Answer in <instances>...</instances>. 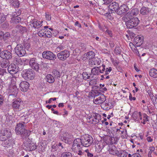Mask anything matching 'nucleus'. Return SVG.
<instances>
[{
  "instance_id": "obj_36",
  "label": "nucleus",
  "mask_w": 157,
  "mask_h": 157,
  "mask_svg": "<svg viewBox=\"0 0 157 157\" xmlns=\"http://www.w3.org/2000/svg\"><path fill=\"white\" fill-rule=\"evenodd\" d=\"M10 34L8 32L4 34L3 39L4 40H6L10 37Z\"/></svg>"
},
{
  "instance_id": "obj_37",
  "label": "nucleus",
  "mask_w": 157,
  "mask_h": 157,
  "mask_svg": "<svg viewBox=\"0 0 157 157\" xmlns=\"http://www.w3.org/2000/svg\"><path fill=\"white\" fill-rule=\"evenodd\" d=\"M105 66L103 64H102V67H99L100 70V73H104V72L105 71Z\"/></svg>"
},
{
  "instance_id": "obj_30",
  "label": "nucleus",
  "mask_w": 157,
  "mask_h": 157,
  "mask_svg": "<svg viewBox=\"0 0 157 157\" xmlns=\"http://www.w3.org/2000/svg\"><path fill=\"white\" fill-rule=\"evenodd\" d=\"M91 74H89L86 72H84L82 73V76L84 79L86 80L87 79H90Z\"/></svg>"
},
{
  "instance_id": "obj_60",
  "label": "nucleus",
  "mask_w": 157,
  "mask_h": 157,
  "mask_svg": "<svg viewBox=\"0 0 157 157\" xmlns=\"http://www.w3.org/2000/svg\"><path fill=\"white\" fill-rule=\"evenodd\" d=\"M138 119H140V120H141L142 119V115H141V112H140L138 113Z\"/></svg>"
},
{
  "instance_id": "obj_59",
  "label": "nucleus",
  "mask_w": 157,
  "mask_h": 157,
  "mask_svg": "<svg viewBox=\"0 0 157 157\" xmlns=\"http://www.w3.org/2000/svg\"><path fill=\"white\" fill-rule=\"evenodd\" d=\"M129 99H130V100H131V101H132V100H136V98L134 97H132V95L131 94H130L129 95Z\"/></svg>"
},
{
  "instance_id": "obj_47",
  "label": "nucleus",
  "mask_w": 157,
  "mask_h": 157,
  "mask_svg": "<svg viewBox=\"0 0 157 157\" xmlns=\"http://www.w3.org/2000/svg\"><path fill=\"white\" fill-rule=\"evenodd\" d=\"M6 73V70L4 69H0V75H3L5 73Z\"/></svg>"
},
{
  "instance_id": "obj_16",
  "label": "nucleus",
  "mask_w": 157,
  "mask_h": 157,
  "mask_svg": "<svg viewBox=\"0 0 157 157\" xmlns=\"http://www.w3.org/2000/svg\"><path fill=\"white\" fill-rule=\"evenodd\" d=\"M8 70L11 74H16L18 71V68L16 67L14 64L13 66L12 65H10L8 67Z\"/></svg>"
},
{
  "instance_id": "obj_46",
  "label": "nucleus",
  "mask_w": 157,
  "mask_h": 157,
  "mask_svg": "<svg viewBox=\"0 0 157 157\" xmlns=\"http://www.w3.org/2000/svg\"><path fill=\"white\" fill-rule=\"evenodd\" d=\"M56 146L57 147L58 149H59L60 150H61L63 148V147L62 145V144L60 143H59L58 145H56Z\"/></svg>"
},
{
  "instance_id": "obj_17",
  "label": "nucleus",
  "mask_w": 157,
  "mask_h": 157,
  "mask_svg": "<svg viewBox=\"0 0 157 157\" xmlns=\"http://www.w3.org/2000/svg\"><path fill=\"white\" fill-rule=\"evenodd\" d=\"M139 11L137 8H135L132 10L128 12L125 15L131 17L136 15L139 13Z\"/></svg>"
},
{
  "instance_id": "obj_51",
  "label": "nucleus",
  "mask_w": 157,
  "mask_h": 157,
  "mask_svg": "<svg viewBox=\"0 0 157 157\" xmlns=\"http://www.w3.org/2000/svg\"><path fill=\"white\" fill-rule=\"evenodd\" d=\"M129 46L132 50H133V49L135 50V48H136V47L132 43H129Z\"/></svg>"
},
{
  "instance_id": "obj_28",
  "label": "nucleus",
  "mask_w": 157,
  "mask_h": 157,
  "mask_svg": "<svg viewBox=\"0 0 157 157\" xmlns=\"http://www.w3.org/2000/svg\"><path fill=\"white\" fill-rule=\"evenodd\" d=\"M92 60L93 61L94 64L95 65H100L101 61L97 57H95Z\"/></svg>"
},
{
  "instance_id": "obj_22",
  "label": "nucleus",
  "mask_w": 157,
  "mask_h": 157,
  "mask_svg": "<svg viewBox=\"0 0 157 157\" xmlns=\"http://www.w3.org/2000/svg\"><path fill=\"white\" fill-rule=\"evenodd\" d=\"M85 56H86L88 59H93L95 57V53L93 51H90L85 54Z\"/></svg>"
},
{
  "instance_id": "obj_26",
  "label": "nucleus",
  "mask_w": 157,
  "mask_h": 157,
  "mask_svg": "<svg viewBox=\"0 0 157 157\" xmlns=\"http://www.w3.org/2000/svg\"><path fill=\"white\" fill-rule=\"evenodd\" d=\"M46 78L47 81L49 83H52L55 81L54 77L50 74L47 75Z\"/></svg>"
},
{
  "instance_id": "obj_2",
  "label": "nucleus",
  "mask_w": 157,
  "mask_h": 157,
  "mask_svg": "<svg viewBox=\"0 0 157 157\" xmlns=\"http://www.w3.org/2000/svg\"><path fill=\"white\" fill-rule=\"evenodd\" d=\"M20 64L22 65L23 64V62H24V65L27 64L29 63V65L32 68L35 69L36 71H38L39 67V64L35 62V59L34 58H32L30 61L29 59H26L20 58Z\"/></svg>"
},
{
  "instance_id": "obj_5",
  "label": "nucleus",
  "mask_w": 157,
  "mask_h": 157,
  "mask_svg": "<svg viewBox=\"0 0 157 157\" xmlns=\"http://www.w3.org/2000/svg\"><path fill=\"white\" fill-rule=\"evenodd\" d=\"M11 136V133L7 129H2L0 133V140L5 141L8 139Z\"/></svg>"
},
{
  "instance_id": "obj_63",
  "label": "nucleus",
  "mask_w": 157,
  "mask_h": 157,
  "mask_svg": "<svg viewBox=\"0 0 157 157\" xmlns=\"http://www.w3.org/2000/svg\"><path fill=\"white\" fill-rule=\"evenodd\" d=\"M100 90L102 91V92H104L105 91L107 90V89L105 87H104L103 88H101L100 89Z\"/></svg>"
},
{
  "instance_id": "obj_29",
  "label": "nucleus",
  "mask_w": 157,
  "mask_h": 157,
  "mask_svg": "<svg viewBox=\"0 0 157 157\" xmlns=\"http://www.w3.org/2000/svg\"><path fill=\"white\" fill-rule=\"evenodd\" d=\"M17 44V46L15 48V52L17 55L18 56H19V55H20V50H19V41L17 40L16 41Z\"/></svg>"
},
{
  "instance_id": "obj_55",
  "label": "nucleus",
  "mask_w": 157,
  "mask_h": 157,
  "mask_svg": "<svg viewBox=\"0 0 157 157\" xmlns=\"http://www.w3.org/2000/svg\"><path fill=\"white\" fill-rule=\"evenodd\" d=\"M45 16H46V19L48 20L49 21L51 20V16L49 14H47L46 13Z\"/></svg>"
},
{
  "instance_id": "obj_12",
  "label": "nucleus",
  "mask_w": 157,
  "mask_h": 157,
  "mask_svg": "<svg viewBox=\"0 0 157 157\" xmlns=\"http://www.w3.org/2000/svg\"><path fill=\"white\" fill-rule=\"evenodd\" d=\"M119 7L118 3L115 2L110 3L109 6V8L112 11V13L116 12L117 13V11Z\"/></svg>"
},
{
  "instance_id": "obj_20",
  "label": "nucleus",
  "mask_w": 157,
  "mask_h": 157,
  "mask_svg": "<svg viewBox=\"0 0 157 157\" xmlns=\"http://www.w3.org/2000/svg\"><path fill=\"white\" fill-rule=\"evenodd\" d=\"M101 119V116L98 113H96L94 116V118L92 119L93 123L96 124L99 123Z\"/></svg>"
},
{
  "instance_id": "obj_50",
  "label": "nucleus",
  "mask_w": 157,
  "mask_h": 157,
  "mask_svg": "<svg viewBox=\"0 0 157 157\" xmlns=\"http://www.w3.org/2000/svg\"><path fill=\"white\" fill-rule=\"evenodd\" d=\"M42 30L40 31L38 33V35L40 37H42L44 36V35L45 34V33H44L43 32V31Z\"/></svg>"
},
{
  "instance_id": "obj_3",
  "label": "nucleus",
  "mask_w": 157,
  "mask_h": 157,
  "mask_svg": "<svg viewBox=\"0 0 157 157\" xmlns=\"http://www.w3.org/2000/svg\"><path fill=\"white\" fill-rule=\"evenodd\" d=\"M79 139L81 145L86 147L89 146L93 141L92 137L88 135H85L82 136Z\"/></svg>"
},
{
  "instance_id": "obj_23",
  "label": "nucleus",
  "mask_w": 157,
  "mask_h": 157,
  "mask_svg": "<svg viewBox=\"0 0 157 157\" xmlns=\"http://www.w3.org/2000/svg\"><path fill=\"white\" fill-rule=\"evenodd\" d=\"M149 9L144 6L141 9L140 12L143 15L147 14L149 13Z\"/></svg>"
},
{
  "instance_id": "obj_27",
  "label": "nucleus",
  "mask_w": 157,
  "mask_h": 157,
  "mask_svg": "<svg viewBox=\"0 0 157 157\" xmlns=\"http://www.w3.org/2000/svg\"><path fill=\"white\" fill-rule=\"evenodd\" d=\"M12 106L14 108L18 109L20 106V102L18 100H15L13 103Z\"/></svg>"
},
{
  "instance_id": "obj_9",
  "label": "nucleus",
  "mask_w": 157,
  "mask_h": 157,
  "mask_svg": "<svg viewBox=\"0 0 157 157\" xmlns=\"http://www.w3.org/2000/svg\"><path fill=\"white\" fill-rule=\"evenodd\" d=\"M81 143L80 142L79 138H77L73 141V144L72 147V149L75 152L77 151L81 148Z\"/></svg>"
},
{
  "instance_id": "obj_48",
  "label": "nucleus",
  "mask_w": 157,
  "mask_h": 157,
  "mask_svg": "<svg viewBox=\"0 0 157 157\" xmlns=\"http://www.w3.org/2000/svg\"><path fill=\"white\" fill-rule=\"evenodd\" d=\"M85 151L87 153V155L88 157H93V155L89 152L88 150H86Z\"/></svg>"
},
{
  "instance_id": "obj_6",
  "label": "nucleus",
  "mask_w": 157,
  "mask_h": 157,
  "mask_svg": "<svg viewBox=\"0 0 157 157\" xmlns=\"http://www.w3.org/2000/svg\"><path fill=\"white\" fill-rule=\"evenodd\" d=\"M106 100L105 96L102 94L95 95L94 97V103L96 104H100L104 102Z\"/></svg>"
},
{
  "instance_id": "obj_4",
  "label": "nucleus",
  "mask_w": 157,
  "mask_h": 157,
  "mask_svg": "<svg viewBox=\"0 0 157 157\" xmlns=\"http://www.w3.org/2000/svg\"><path fill=\"white\" fill-rule=\"evenodd\" d=\"M21 74L22 77L26 80L33 79L35 75L34 71L31 69H25L22 71Z\"/></svg>"
},
{
  "instance_id": "obj_24",
  "label": "nucleus",
  "mask_w": 157,
  "mask_h": 157,
  "mask_svg": "<svg viewBox=\"0 0 157 157\" xmlns=\"http://www.w3.org/2000/svg\"><path fill=\"white\" fill-rule=\"evenodd\" d=\"M150 75L154 78H157V70L153 68L150 70L149 72Z\"/></svg>"
},
{
  "instance_id": "obj_57",
  "label": "nucleus",
  "mask_w": 157,
  "mask_h": 157,
  "mask_svg": "<svg viewBox=\"0 0 157 157\" xmlns=\"http://www.w3.org/2000/svg\"><path fill=\"white\" fill-rule=\"evenodd\" d=\"M89 64L90 65L91 67H93V65H94V64L93 61L92 60H90L89 62Z\"/></svg>"
},
{
  "instance_id": "obj_19",
  "label": "nucleus",
  "mask_w": 157,
  "mask_h": 157,
  "mask_svg": "<svg viewBox=\"0 0 157 157\" xmlns=\"http://www.w3.org/2000/svg\"><path fill=\"white\" fill-rule=\"evenodd\" d=\"M109 153L113 155H118L119 152L117 148L114 146H112L109 149Z\"/></svg>"
},
{
  "instance_id": "obj_62",
  "label": "nucleus",
  "mask_w": 157,
  "mask_h": 157,
  "mask_svg": "<svg viewBox=\"0 0 157 157\" xmlns=\"http://www.w3.org/2000/svg\"><path fill=\"white\" fill-rule=\"evenodd\" d=\"M30 45L29 43H27L26 44H24V47H26L27 48H29L30 47Z\"/></svg>"
},
{
  "instance_id": "obj_18",
  "label": "nucleus",
  "mask_w": 157,
  "mask_h": 157,
  "mask_svg": "<svg viewBox=\"0 0 157 157\" xmlns=\"http://www.w3.org/2000/svg\"><path fill=\"white\" fill-rule=\"evenodd\" d=\"M33 27L38 28L42 25V22L36 19H33L30 21Z\"/></svg>"
},
{
  "instance_id": "obj_7",
  "label": "nucleus",
  "mask_w": 157,
  "mask_h": 157,
  "mask_svg": "<svg viewBox=\"0 0 157 157\" xmlns=\"http://www.w3.org/2000/svg\"><path fill=\"white\" fill-rule=\"evenodd\" d=\"M70 54L69 52L66 50L60 52L57 54L58 58L62 61L65 60L69 56Z\"/></svg>"
},
{
  "instance_id": "obj_39",
  "label": "nucleus",
  "mask_w": 157,
  "mask_h": 157,
  "mask_svg": "<svg viewBox=\"0 0 157 157\" xmlns=\"http://www.w3.org/2000/svg\"><path fill=\"white\" fill-rule=\"evenodd\" d=\"M45 35L48 38H51L52 36V33L50 31H45Z\"/></svg>"
},
{
  "instance_id": "obj_35",
  "label": "nucleus",
  "mask_w": 157,
  "mask_h": 157,
  "mask_svg": "<svg viewBox=\"0 0 157 157\" xmlns=\"http://www.w3.org/2000/svg\"><path fill=\"white\" fill-rule=\"evenodd\" d=\"M6 20V16L3 13L0 14V23H2L3 22Z\"/></svg>"
},
{
  "instance_id": "obj_43",
  "label": "nucleus",
  "mask_w": 157,
  "mask_h": 157,
  "mask_svg": "<svg viewBox=\"0 0 157 157\" xmlns=\"http://www.w3.org/2000/svg\"><path fill=\"white\" fill-rule=\"evenodd\" d=\"M115 52L117 54H120L121 53V50L119 47H116L115 49Z\"/></svg>"
},
{
  "instance_id": "obj_58",
  "label": "nucleus",
  "mask_w": 157,
  "mask_h": 157,
  "mask_svg": "<svg viewBox=\"0 0 157 157\" xmlns=\"http://www.w3.org/2000/svg\"><path fill=\"white\" fill-rule=\"evenodd\" d=\"M147 140L148 142H151L153 141V139L151 137V136H148L147 138Z\"/></svg>"
},
{
  "instance_id": "obj_31",
  "label": "nucleus",
  "mask_w": 157,
  "mask_h": 157,
  "mask_svg": "<svg viewBox=\"0 0 157 157\" xmlns=\"http://www.w3.org/2000/svg\"><path fill=\"white\" fill-rule=\"evenodd\" d=\"M61 157H72L71 153L69 152H63L61 155Z\"/></svg>"
},
{
  "instance_id": "obj_40",
  "label": "nucleus",
  "mask_w": 157,
  "mask_h": 157,
  "mask_svg": "<svg viewBox=\"0 0 157 157\" xmlns=\"http://www.w3.org/2000/svg\"><path fill=\"white\" fill-rule=\"evenodd\" d=\"M128 155V153L124 151H122L121 152L120 157H126Z\"/></svg>"
},
{
  "instance_id": "obj_33",
  "label": "nucleus",
  "mask_w": 157,
  "mask_h": 157,
  "mask_svg": "<svg viewBox=\"0 0 157 157\" xmlns=\"http://www.w3.org/2000/svg\"><path fill=\"white\" fill-rule=\"evenodd\" d=\"M11 2L12 3L11 4L14 6L15 8H18L19 7L20 4L18 2H17V0H12L10 3Z\"/></svg>"
},
{
  "instance_id": "obj_15",
  "label": "nucleus",
  "mask_w": 157,
  "mask_h": 157,
  "mask_svg": "<svg viewBox=\"0 0 157 157\" xmlns=\"http://www.w3.org/2000/svg\"><path fill=\"white\" fill-rule=\"evenodd\" d=\"M29 86V84L26 81H23L20 83V90L23 91H26Z\"/></svg>"
},
{
  "instance_id": "obj_64",
  "label": "nucleus",
  "mask_w": 157,
  "mask_h": 157,
  "mask_svg": "<svg viewBox=\"0 0 157 157\" xmlns=\"http://www.w3.org/2000/svg\"><path fill=\"white\" fill-rule=\"evenodd\" d=\"M155 147L153 146L151 147L150 149V151H151V152L154 151H155Z\"/></svg>"
},
{
  "instance_id": "obj_8",
  "label": "nucleus",
  "mask_w": 157,
  "mask_h": 157,
  "mask_svg": "<svg viewBox=\"0 0 157 157\" xmlns=\"http://www.w3.org/2000/svg\"><path fill=\"white\" fill-rule=\"evenodd\" d=\"M42 56L44 58L50 60H55L56 58V55L49 51L44 52Z\"/></svg>"
},
{
  "instance_id": "obj_54",
  "label": "nucleus",
  "mask_w": 157,
  "mask_h": 157,
  "mask_svg": "<svg viewBox=\"0 0 157 157\" xmlns=\"http://www.w3.org/2000/svg\"><path fill=\"white\" fill-rule=\"evenodd\" d=\"M3 99L2 95L0 94V106L3 103Z\"/></svg>"
},
{
  "instance_id": "obj_10",
  "label": "nucleus",
  "mask_w": 157,
  "mask_h": 157,
  "mask_svg": "<svg viewBox=\"0 0 157 157\" xmlns=\"http://www.w3.org/2000/svg\"><path fill=\"white\" fill-rule=\"evenodd\" d=\"M21 125V132L20 131V134L21 135V137L24 139V137L25 138H26L28 137L30 134V132L27 130L25 129V127H26L24 125V124L22 123H20Z\"/></svg>"
},
{
  "instance_id": "obj_61",
  "label": "nucleus",
  "mask_w": 157,
  "mask_h": 157,
  "mask_svg": "<svg viewBox=\"0 0 157 157\" xmlns=\"http://www.w3.org/2000/svg\"><path fill=\"white\" fill-rule=\"evenodd\" d=\"M63 49V47L62 46H59L56 48L57 50L58 51H60Z\"/></svg>"
},
{
  "instance_id": "obj_13",
  "label": "nucleus",
  "mask_w": 157,
  "mask_h": 157,
  "mask_svg": "<svg viewBox=\"0 0 157 157\" xmlns=\"http://www.w3.org/2000/svg\"><path fill=\"white\" fill-rule=\"evenodd\" d=\"M128 6L125 4H123L119 7L117 11V14L121 15L124 13L126 12L128 10Z\"/></svg>"
},
{
  "instance_id": "obj_21",
  "label": "nucleus",
  "mask_w": 157,
  "mask_h": 157,
  "mask_svg": "<svg viewBox=\"0 0 157 157\" xmlns=\"http://www.w3.org/2000/svg\"><path fill=\"white\" fill-rule=\"evenodd\" d=\"M10 64L9 61L8 60L6 59H2L1 60L0 63V65L1 67L3 68H6L9 66Z\"/></svg>"
},
{
  "instance_id": "obj_25",
  "label": "nucleus",
  "mask_w": 157,
  "mask_h": 157,
  "mask_svg": "<svg viewBox=\"0 0 157 157\" xmlns=\"http://www.w3.org/2000/svg\"><path fill=\"white\" fill-rule=\"evenodd\" d=\"M99 67H95L91 70V73L94 75H98L100 74Z\"/></svg>"
},
{
  "instance_id": "obj_45",
  "label": "nucleus",
  "mask_w": 157,
  "mask_h": 157,
  "mask_svg": "<svg viewBox=\"0 0 157 157\" xmlns=\"http://www.w3.org/2000/svg\"><path fill=\"white\" fill-rule=\"evenodd\" d=\"M14 87L13 86H11L9 88V92L11 94H13V93H14Z\"/></svg>"
},
{
  "instance_id": "obj_41",
  "label": "nucleus",
  "mask_w": 157,
  "mask_h": 157,
  "mask_svg": "<svg viewBox=\"0 0 157 157\" xmlns=\"http://www.w3.org/2000/svg\"><path fill=\"white\" fill-rule=\"evenodd\" d=\"M132 118L133 119L134 121H138V113L135 114L134 113L132 115Z\"/></svg>"
},
{
  "instance_id": "obj_56",
  "label": "nucleus",
  "mask_w": 157,
  "mask_h": 157,
  "mask_svg": "<svg viewBox=\"0 0 157 157\" xmlns=\"http://www.w3.org/2000/svg\"><path fill=\"white\" fill-rule=\"evenodd\" d=\"M75 25L78 26V27L80 28L81 27V25L79 23V22L78 21H76L75 24Z\"/></svg>"
},
{
  "instance_id": "obj_1",
  "label": "nucleus",
  "mask_w": 157,
  "mask_h": 157,
  "mask_svg": "<svg viewBox=\"0 0 157 157\" xmlns=\"http://www.w3.org/2000/svg\"><path fill=\"white\" fill-rule=\"evenodd\" d=\"M123 19L125 22L127 28L131 29L136 26L139 24V20L137 17H134L125 15Z\"/></svg>"
},
{
  "instance_id": "obj_42",
  "label": "nucleus",
  "mask_w": 157,
  "mask_h": 157,
  "mask_svg": "<svg viewBox=\"0 0 157 157\" xmlns=\"http://www.w3.org/2000/svg\"><path fill=\"white\" fill-rule=\"evenodd\" d=\"M148 116L146 114H145L144 117V119L143 120V123L144 124H145V122L149 121V120L148 119Z\"/></svg>"
},
{
  "instance_id": "obj_11",
  "label": "nucleus",
  "mask_w": 157,
  "mask_h": 157,
  "mask_svg": "<svg viewBox=\"0 0 157 157\" xmlns=\"http://www.w3.org/2000/svg\"><path fill=\"white\" fill-rule=\"evenodd\" d=\"M0 57L3 59L8 60L12 58V55L10 52L7 50L3 51L0 53Z\"/></svg>"
},
{
  "instance_id": "obj_38",
  "label": "nucleus",
  "mask_w": 157,
  "mask_h": 157,
  "mask_svg": "<svg viewBox=\"0 0 157 157\" xmlns=\"http://www.w3.org/2000/svg\"><path fill=\"white\" fill-rule=\"evenodd\" d=\"M19 123H17L15 127V131L17 134V135H19L20 134L19 133V129H20V125H19Z\"/></svg>"
},
{
  "instance_id": "obj_52",
  "label": "nucleus",
  "mask_w": 157,
  "mask_h": 157,
  "mask_svg": "<svg viewBox=\"0 0 157 157\" xmlns=\"http://www.w3.org/2000/svg\"><path fill=\"white\" fill-rule=\"evenodd\" d=\"M132 157H141L140 155L138 153H136L132 155Z\"/></svg>"
},
{
  "instance_id": "obj_44",
  "label": "nucleus",
  "mask_w": 157,
  "mask_h": 157,
  "mask_svg": "<svg viewBox=\"0 0 157 157\" xmlns=\"http://www.w3.org/2000/svg\"><path fill=\"white\" fill-rule=\"evenodd\" d=\"M51 151L52 152H54L55 151H59L58 149L57 148V147L56 146L53 145L52 147Z\"/></svg>"
},
{
  "instance_id": "obj_32",
  "label": "nucleus",
  "mask_w": 157,
  "mask_h": 157,
  "mask_svg": "<svg viewBox=\"0 0 157 157\" xmlns=\"http://www.w3.org/2000/svg\"><path fill=\"white\" fill-rule=\"evenodd\" d=\"M52 73L55 78H58V77H60L59 72L56 69L53 70Z\"/></svg>"
},
{
  "instance_id": "obj_34",
  "label": "nucleus",
  "mask_w": 157,
  "mask_h": 157,
  "mask_svg": "<svg viewBox=\"0 0 157 157\" xmlns=\"http://www.w3.org/2000/svg\"><path fill=\"white\" fill-rule=\"evenodd\" d=\"M26 32L27 29L25 27L20 26V32H21L22 33L25 34L26 36L27 34Z\"/></svg>"
},
{
  "instance_id": "obj_49",
  "label": "nucleus",
  "mask_w": 157,
  "mask_h": 157,
  "mask_svg": "<svg viewBox=\"0 0 157 157\" xmlns=\"http://www.w3.org/2000/svg\"><path fill=\"white\" fill-rule=\"evenodd\" d=\"M105 106L106 108L110 109L112 106L111 103L110 102L105 103Z\"/></svg>"
},
{
  "instance_id": "obj_14",
  "label": "nucleus",
  "mask_w": 157,
  "mask_h": 157,
  "mask_svg": "<svg viewBox=\"0 0 157 157\" xmlns=\"http://www.w3.org/2000/svg\"><path fill=\"white\" fill-rule=\"evenodd\" d=\"M144 41L143 36H137L135 37L134 42L136 46H140L143 43Z\"/></svg>"
},
{
  "instance_id": "obj_53",
  "label": "nucleus",
  "mask_w": 157,
  "mask_h": 157,
  "mask_svg": "<svg viewBox=\"0 0 157 157\" xmlns=\"http://www.w3.org/2000/svg\"><path fill=\"white\" fill-rule=\"evenodd\" d=\"M25 53V51H24V50H20V57L24 56Z\"/></svg>"
}]
</instances>
